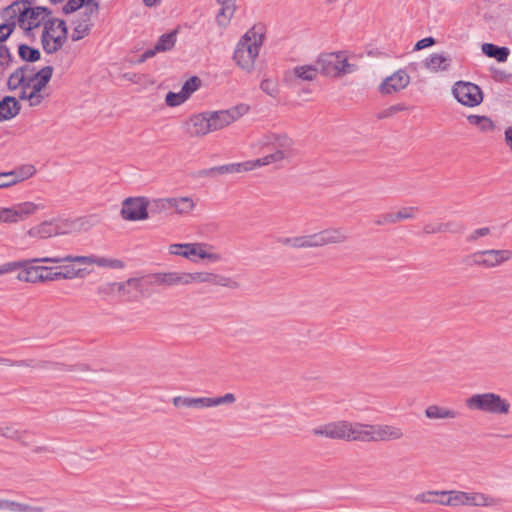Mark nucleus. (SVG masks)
<instances>
[{
  "instance_id": "5701e85b",
  "label": "nucleus",
  "mask_w": 512,
  "mask_h": 512,
  "mask_svg": "<svg viewBox=\"0 0 512 512\" xmlns=\"http://www.w3.org/2000/svg\"><path fill=\"white\" fill-rule=\"evenodd\" d=\"M154 283L164 286H187L189 285L188 272H163L153 275Z\"/></svg>"
},
{
  "instance_id": "1a4fd4ad",
  "label": "nucleus",
  "mask_w": 512,
  "mask_h": 512,
  "mask_svg": "<svg viewBox=\"0 0 512 512\" xmlns=\"http://www.w3.org/2000/svg\"><path fill=\"white\" fill-rule=\"evenodd\" d=\"M403 436L402 428L395 425L360 423V442L396 441Z\"/></svg>"
},
{
  "instance_id": "774afa93",
  "label": "nucleus",
  "mask_w": 512,
  "mask_h": 512,
  "mask_svg": "<svg viewBox=\"0 0 512 512\" xmlns=\"http://www.w3.org/2000/svg\"><path fill=\"white\" fill-rule=\"evenodd\" d=\"M397 223L395 213H387L384 215H381L378 220L376 221V224L378 225H386V224H395Z\"/></svg>"
},
{
  "instance_id": "7ed1b4c3",
  "label": "nucleus",
  "mask_w": 512,
  "mask_h": 512,
  "mask_svg": "<svg viewBox=\"0 0 512 512\" xmlns=\"http://www.w3.org/2000/svg\"><path fill=\"white\" fill-rule=\"evenodd\" d=\"M265 35V26L263 24H255L238 41L234 50L233 60L245 72L251 73L254 70Z\"/></svg>"
},
{
  "instance_id": "6e6d98bb",
  "label": "nucleus",
  "mask_w": 512,
  "mask_h": 512,
  "mask_svg": "<svg viewBox=\"0 0 512 512\" xmlns=\"http://www.w3.org/2000/svg\"><path fill=\"white\" fill-rule=\"evenodd\" d=\"M18 435L21 437V438H15V441H18L20 442L23 446H26V447H33V435L30 431H27V430H19L18 431Z\"/></svg>"
},
{
  "instance_id": "473e14b6",
  "label": "nucleus",
  "mask_w": 512,
  "mask_h": 512,
  "mask_svg": "<svg viewBox=\"0 0 512 512\" xmlns=\"http://www.w3.org/2000/svg\"><path fill=\"white\" fill-rule=\"evenodd\" d=\"M0 510L9 512H43L44 509L38 506H31L25 503L15 502L7 499L2 500Z\"/></svg>"
},
{
  "instance_id": "2f4dec72",
  "label": "nucleus",
  "mask_w": 512,
  "mask_h": 512,
  "mask_svg": "<svg viewBox=\"0 0 512 512\" xmlns=\"http://www.w3.org/2000/svg\"><path fill=\"white\" fill-rule=\"evenodd\" d=\"M481 50L487 57L495 58L498 62H505L510 53L507 47H499L492 43L482 44Z\"/></svg>"
},
{
  "instance_id": "6ab92c4d",
  "label": "nucleus",
  "mask_w": 512,
  "mask_h": 512,
  "mask_svg": "<svg viewBox=\"0 0 512 512\" xmlns=\"http://www.w3.org/2000/svg\"><path fill=\"white\" fill-rule=\"evenodd\" d=\"M184 128L190 137H203L212 132L207 112L191 116L185 121Z\"/></svg>"
},
{
  "instance_id": "052dcab7",
  "label": "nucleus",
  "mask_w": 512,
  "mask_h": 512,
  "mask_svg": "<svg viewBox=\"0 0 512 512\" xmlns=\"http://www.w3.org/2000/svg\"><path fill=\"white\" fill-rule=\"evenodd\" d=\"M79 271H76L74 268H66L64 272H54V278L56 280L60 279H73L79 276Z\"/></svg>"
},
{
  "instance_id": "4d7b16f0",
  "label": "nucleus",
  "mask_w": 512,
  "mask_h": 512,
  "mask_svg": "<svg viewBox=\"0 0 512 512\" xmlns=\"http://www.w3.org/2000/svg\"><path fill=\"white\" fill-rule=\"evenodd\" d=\"M13 61L9 48L6 45H0V65L7 67Z\"/></svg>"
},
{
  "instance_id": "f704fd0d",
  "label": "nucleus",
  "mask_w": 512,
  "mask_h": 512,
  "mask_svg": "<svg viewBox=\"0 0 512 512\" xmlns=\"http://www.w3.org/2000/svg\"><path fill=\"white\" fill-rule=\"evenodd\" d=\"M221 5V9L217 13L216 22L220 27H227L230 23L231 19L234 16L236 11L235 3H219Z\"/></svg>"
},
{
  "instance_id": "37998d69",
  "label": "nucleus",
  "mask_w": 512,
  "mask_h": 512,
  "mask_svg": "<svg viewBox=\"0 0 512 512\" xmlns=\"http://www.w3.org/2000/svg\"><path fill=\"white\" fill-rule=\"evenodd\" d=\"M39 261H42L43 263L76 262L88 264V256L67 255L65 257H41Z\"/></svg>"
},
{
  "instance_id": "338daca9",
  "label": "nucleus",
  "mask_w": 512,
  "mask_h": 512,
  "mask_svg": "<svg viewBox=\"0 0 512 512\" xmlns=\"http://www.w3.org/2000/svg\"><path fill=\"white\" fill-rule=\"evenodd\" d=\"M3 223H16V215L14 207L3 208Z\"/></svg>"
},
{
  "instance_id": "9b49d317",
  "label": "nucleus",
  "mask_w": 512,
  "mask_h": 512,
  "mask_svg": "<svg viewBox=\"0 0 512 512\" xmlns=\"http://www.w3.org/2000/svg\"><path fill=\"white\" fill-rule=\"evenodd\" d=\"M236 401V397L233 393H226L219 397H184L175 396L172 399V403L175 407H185L193 409H205L211 407H217L225 404H233Z\"/></svg>"
},
{
  "instance_id": "f3484780",
  "label": "nucleus",
  "mask_w": 512,
  "mask_h": 512,
  "mask_svg": "<svg viewBox=\"0 0 512 512\" xmlns=\"http://www.w3.org/2000/svg\"><path fill=\"white\" fill-rule=\"evenodd\" d=\"M318 73L316 63L314 65H299L286 71L283 81L290 87H297L301 82L313 81Z\"/></svg>"
},
{
  "instance_id": "0e129e2a",
  "label": "nucleus",
  "mask_w": 512,
  "mask_h": 512,
  "mask_svg": "<svg viewBox=\"0 0 512 512\" xmlns=\"http://www.w3.org/2000/svg\"><path fill=\"white\" fill-rule=\"evenodd\" d=\"M47 362H39V363H36L34 360L32 359H29V360H16V361H13L12 360V364L11 366H16V367H44V365L46 364Z\"/></svg>"
},
{
  "instance_id": "a18cd8bd",
  "label": "nucleus",
  "mask_w": 512,
  "mask_h": 512,
  "mask_svg": "<svg viewBox=\"0 0 512 512\" xmlns=\"http://www.w3.org/2000/svg\"><path fill=\"white\" fill-rule=\"evenodd\" d=\"M260 89L271 97H277L279 94V87L276 80L265 78L260 83Z\"/></svg>"
},
{
  "instance_id": "8fccbe9b",
  "label": "nucleus",
  "mask_w": 512,
  "mask_h": 512,
  "mask_svg": "<svg viewBox=\"0 0 512 512\" xmlns=\"http://www.w3.org/2000/svg\"><path fill=\"white\" fill-rule=\"evenodd\" d=\"M186 100L187 98L185 97V95H183V92L181 90L178 93L169 92L165 98L166 104L170 107L179 106Z\"/></svg>"
},
{
  "instance_id": "7c9ffc66",
  "label": "nucleus",
  "mask_w": 512,
  "mask_h": 512,
  "mask_svg": "<svg viewBox=\"0 0 512 512\" xmlns=\"http://www.w3.org/2000/svg\"><path fill=\"white\" fill-rule=\"evenodd\" d=\"M13 207L15 210L17 222L28 218L29 216L35 214L38 210L45 209L44 204L34 202H23Z\"/></svg>"
},
{
  "instance_id": "e2e57ef3",
  "label": "nucleus",
  "mask_w": 512,
  "mask_h": 512,
  "mask_svg": "<svg viewBox=\"0 0 512 512\" xmlns=\"http://www.w3.org/2000/svg\"><path fill=\"white\" fill-rule=\"evenodd\" d=\"M490 228L489 227H482L474 230L470 235L467 237V241L474 242L478 240L481 237L487 236L490 234Z\"/></svg>"
},
{
  "instance_id": "4468645a",
  "label": "nucleus",
  "mask_w": 512,
  "mask_h": 512,
  "mask_svg": "<svg viewBox=\"0 0 512 512\" xmlns=\"http://www.w3.org/2000/svg\"><path fill=\"white\" fill-rule=\"evenodd\" d=\"M452 92L458 102L465 106L474 107L483 101L481 89L479 86L471 82H456L453 86Z\"/></svg>"
},
{
  "instance_id": "a19ab883",
  "label": "nucleus",
  "mask_w": 512,
  "mask_h": 512,
  "mask_svg": "<svg viewBox=\"0 0 512 512\" xmlns=\"http://www.w3.org/2000/svg\"><path fill=\"white\" fill-rule=\"evenodd\" d=\"M19 57L26 62H35L40 59V51L26 44H20L18 47Z\"/></svg>"
},
{
  "instance_id": "423d86ee",
  "label": "nucleus",
  "mask_w": 512,
  "mask_h": 512,
  "mask_svg": "<svg viewBox=\"0 0 512 512\" xmlns=\"http://www.w3.org/2000/svg\"><path fill=\"white\" fill-rule=\"evenodd\" d=\"M312 434L333 440L360 441V423L347 420L333 421L314 427Z\"/></svg>"
},
{
  "instance_id": "a211bd4d",
  "label": "nucleus",
  "mask_w": 512,
  "mask_h": 512,
  "mask_svg": "<svg viewBox=\"0 0 512 512\" xmlns=\"http://www.w3.org/2000/svg\"><path fill=\"white\" fill-rule=\"evenodd\" d=\"M51 270L52 268L47 266H34L33 264H27L26 269L18 273L17 279L26 283L55 281L54 272Z\"/></svg>"
},
{
  "instance_id": "3c124183",
  "label": "nucleus",
  "mask_w": 512,
  "mask_h": 512,
  "mask_svg": "<svg viewBox=\"0 0 512 512\" xmlns=\"http://www.w3.org/2000/svg\"><path fill=\"white\" fill-rule=\"evenodd\" d=\"M83 7L84 11L82 19H89V22H91V17L98 13V2H96L95 0H86Z\"/></svg>"
},
{
  "instance_id": "f257e3e1",
  "label": "nucleus",
  "mask_w": 512,
  "mask_h": 512,
  "mask_svg": "<svg viewBox=\"0 0 512 512\" xmlns=\"http://www.w3.org/2000/svg\"><path fill=\"white\" fill-rule=\"evenodd\" d=\"M53 74L52 66H45L39 71L25 64L17 68L8 78L9 90L20 89L18 97L29 102V106H39L48 96L45 88Z\"/></svg>"
},
{
  "instance_id": "cd10ccee",
  "label": "nucleus",
  "mask_w": 512,
  "mask_h": 512,
  "mask_svg": "<svg viewBox=\"0 0 512 512\" xmlns=\"http://www.w3.org/2000/svg\"><path fill=\"white\" fill-rule=\"evenodd\" d=\"M451 63L450 57L433 53L424 61V66L431 72L446 71L449 69Z\"/></svg>"
},
{
  "instance_id": "de8ad7c7",
  "label": "nucleus",
  "mask_w": 512,
  "mask_h": 512,
  "mask_svg": "<svg viewBox=\"0 0 512 512\" xmlns=\"http://www.w3.org/2000/svg\"><path fill=\"white\" fill-rule=\"evenodd\" d=\"M406 109H407V107L405 104L398 103V104L392 105V106L387 107V108L383 109L382 111H380L377 114V118L378 119L390 118V117L394 116L395 114H397L398 112L405 111Z\"/></svg>"
},
{
  "instance_id": "ddd939ff",
  "label": "nucleus",
  "mask_w": 512,
  "mask_h": 512,
  "mask_svg": "<svg viewBox=\"0 0 512 512\" xmlns=\"http://www.w3.org/2000/svg\"><path fill=\"white\" fill-rule=\"evenodd\" d=\"M188 278L189 285L205 283L212 286L225 287L231 290L240 288V283L236 279L208 271L188 272Z\"/></svg>"
},
{
  "instance_id": "c85d7f7f",
  "label": "nucleus",
  "mask_w": 512,
  "mask_h": 512,
  "mask_svg": "<svg viewBox=\"0 0 512 512\" xmlns=\"http://www.w3.org/2000/svg\"><path fill=\"white\" fill-rule=\"evenodd\" d=\"M322 231L325 245L343 244L349 239L348 231L344 227H330Z\"/></svg>"
},
{
  "instance_id": "f8f14e48",
  "label": "nucleus",
  "mask_w": 512,
  "mask_h": 512,
  "mask_svg": "<svg viewBox=\"0 0 512 512\" xmlns=\"http://www.w3.org/2000/svg\"><path fill=\"white\" fill-rule=\"evenodd\" d=\"M474 265L484 268H495L512 259V251L508 249H489L471 255Z\"/></svg>"
},
{
  "instance_id": "680f3d73",
  "label": "nucleus",
  "mask_w": 512,
  "mask_h": 512,
  "mask_svg": "<svg viewBox=\"0 0 512 512\" xmlns=\"http://www.w3.org/2000/svg\"><path fill=\"white\" fill-rule=\"evenodd\" d=\"M442 223H426L423 227V232L426 235L443 233Z\"/></svg>"
},
{
  "instance_id": "393cba45",
  "label": "nucleus",
  "mask_w": 512,
  "mask_h": 512,
  "mask_svg": "<svg viewBox=\"0 0 512 512\" xmlns=\"http://www.w3.org/2000/svg\"><path fill=\"white\" fill-rule=\"evenodd\" d=\"M424 415L430 420H453L458 418L460 413L448 407L432 404L426 407Z\"/></svg>"
},
{
  "instance_id": "13d9d810",
  "label": "nucleus",
  "mask_w": 512,
  "mask_h": 512,
  "mask_svg": "<svg viewBox=\"0 0 512 512\" xmlns=\"http://www.w3.org/2000/svg\"><path fill=\"white\" fill-rule=\"evenodd\" d=\"M86 0H69L64 6H63V13L70 14L81 7H83Z\"/></svg>"
},
{
  "instance_id": "69168bd1",
  "label": "nucleus",
  "mask_w": 512,
  "mask_h": 512,
  "mask_svg": "<svg viewBox=\"0 0 512 512\" xmlns=\"http://www.w3.org/2000/svg\"><path fill=\"white\" fill-rule=\"evenodd\" d=\"M295 249H308L310 247L309 235L295 236Z\"/></svg>"
},
{
  "instance_id": "39448f33",
  "label": "nucleus",
  "mask_w": 512,
  "mask_h": 512,
  "mask_svg": "<svg viewBox=\"0 0 512 512\" xmlns=\"http://www.w3.org/2000/svg\"><path fill=\"white\" fill-rule=\"evenodd\" d=\"M9 19H17L19 26L29 36L31 31L44 24L51 11L45 7H27L25 3L15 2L6 9Z\"/></svg>"
},
{
  "instance_id": "6e6552de",
  "label": "nucleus",
  "mask_w": 512,
  "mask_h": 512,
  "mask_svg": "<svg viewBox=\"0 0 512 512\" xmlns=\"http://www.w3.org/2000/svg\"><path fill=\"white\" fill-rule=\"evenodd\" d=\"M67 39V27L63 20L48 19L44 22L41 41L45 52L58 51Z\"/></svg>"
},
{
  "instance_id": "c03bdc74",
  "label": "nucleus",
  "mask_w": 512,
  "mask_h": 512,
  "mask_svg": "<svg viewBox=\"0 0 512 512\" xmlns=\"http://www.w3.org/2000/svg\"><path fill=\"white\" fill-rule=\"evenodd\" d=\"M468 121L470 124L478 126L482 131H491L494 129V123L487 116L469 115Z\"/></svg>"
},
{
  "instance_id": "e433bc0d",
  "label": "nucleus",
  "mask_w": 512,
  "mask_h": 512,
  "mask_svg": "<svg viewBox=\"0 0 512 512\" xmlns=\"http://www.w3.org/2000/svg\"><path fill=\"white\" fill-rule=\"evenodd\" d=\"M502 504V499L482 492H475V507L492 508Z\"/></svg>"
},
{
  "instance_id": "dca6fc26",
  "label": "nucleus",
  "mask_w": 512,
  "mask_h": 512,
  "mask_svg": "<svg viewBox=\"0 0 512 512\" xmlns=\"http://www.w3.org/2000/svg\"><path fill=\"white\" fill-rule=\"evenodd\" d=\"M247 111V106L240 105L228 110L207 112V115L209 116V121L211 123L212 131L222 129L230 125L231 123L238 120L241 116H243Z\"/></svg>"
},
{
  "instance_id": "412c9836",
  "label": "nucleus",
  "mask_w": 512,
  "mask_h": 512,
  "mask_svg": "<svg viewBox=\"0 0 512 512\" xmlns=\"http://www.w3.org/2000/svg\"><path fill=\"white\" fill-rule=\"evenodd\" d=\"M409 82V75L404 70H398L384 79L379 86V91L381 94L390 95L406 88Z\"/></svg>"
},
{
  "instance_id": "603ef678",
  "label": "nucleus",
  "mask_w": 512,
  "mask_h": 512,
  "mask_svg": "<svg viewBox=\"0 0 512 512\" xmlns=\"http://www.w3.org/2000/svg\"><path fill=\"white\" fill-rule=\"evenodd\" d=\"M417 212L416 207H404L401 208L399 211L395 213L396 221H402L406 219L414 218L415 214Z\"/></svg>"
},
{
  "instance_id": "72a5a7b5",
  "label": "nucleus",
  "mask_w": 512,
  "mask_h": 512,
  "mask_svg": "<svg viewBox=\"0 0 512 512\" xmlns=\"http://www.w3.org/2000/svg\"><path fill=\"white\" fill-rule=\"evenodd\" d=\"M38 260H40V258L25 259L20 261L3 263L0 265V276L8 273H13L15 271H24L26 269L27 264L43 263L42 261Z\"/></svg>"
},
{
  "instance_id": "4c0bfd02",
  "label": "nucleus",
  "mask_w": 512,
  "mask_h": 512,
  "mask_svg": "<svg viewBox=\"0 0 512 512\" xmlns=\"http://www.w3.org/2000/svg\"><path fill=\"white\" fill-rule=\"evenodd\" d=\"M92 23L89 19H80L75 23V27L71 34L72 41H79L90 33Z\"/></svg>"
},
{
  "instance_id": "864d4df0",
  "label": "nucleus",
  "mask_w": 512,
  "mask_h": 512,
  "mask_svg": "<svg viewBox=\"0 0 512 512\" xmlns=\"http://www.w3.org/2000/svg\"><path fill=\"white\" fill-rule=\"evenodd\" d=\"M18 431L16 428H14L11 425H0V437L15 440V438H21L18 435Z\"/></svg>"
},
{
  "instance_id": "aec40b11",
  "label": "nucleus",
  "mask_w": 512,
  "mask_h": 512,
  "mask_svg": "<svg viewBox=\"0 0 512 512\" xmlns=\"http://www.w3.org/2000/svg\"><path fill=\"white\" fill-rule=\"evenodd\" d=\"M255 169V164H253L252 160L245 161L242 163H230L221 166H215L209 169H204L199 171V176L201 177H212L216 175L223 174H235L242 173L246 171H251Z\"/></svg>"
},
{
  "instance_id": "bb28decb",
  "label": "nucleus",
  "mask_w": 512,
  "mask_h": 512,
  "mask_svg": "<svg viewBox=\"0 0 512 512\" xmlns=\"http://www.w3.org/2000/svg\"><path fill=\"white\" fill-rule=\"evenodd\" d=\"M171 209L178 215L190 214L196 207L195 200L190 196L170 197Z\"/></svg>"
},
{
  "instance_id": "4be33fe9",
  "label": "nucleus",
  "mask_w": 512,
  "mask_h": 512,
  "mask_svg": "<svg viewBox=\"0 0 512 512\" xmlns=\"http://www.w3.org/2000/svg\"><path fill=\"white\" fill-rule=\"evenodd\" d=\"M126 287H133L138 291L141 288V281L137 278H130L125 282L104 283L98 286L97 294L103 299H108L114 295L115 292H121V290H125Z\"/></svg>"
},
{
  "instance_id": "49530a36",
  "label": "nucleus",
  "mask_w": 512,
  "mask_h": 512,
  "mask_svg": "<svg viewBox=\"0 0 512 512\" xmlns=\"http://www.w3.org/2000/svg\"><path fill=\"white\" fill-rule=\"evenodd\" d=\"M201 85V80L193 76L189 78L182 86L181 91L183 92V95L188 99L192 93H194Z\"/></svg>"
},
{
  "instance_id": "2eb2a0df",
  "label": "nucleus",
  "mask_w": 512,
  "mask_h": 512,
  "mask_svg": "<svg viewBox=\"0 0 512 512\" xmlns=\"http://www.w3.org/2000/svg\"><path fill=\"white\" fill-rule=\"evenodd\" d=\"M121 216L127 221H139L148 218V200L144 197L127 198L122 203Z\"/></svg>"
},
{
  "instance_id": "0eeeda50",
  "label": "nucleus",
  "mask_w": 512,
  "mask_h": 512,
  "mask_svg": "<svg viewBox=\"0 0 512 512\" xmlns=\"http://www.w3.org/2000/svg\"><path fill=\"white\" fill-rule=\"evenodd\" d=\"M211 247L206 243H177L171 244L168 248L169 253L176 256H182L192 262H196V258L208 260L210 263H216L222 260V256L216 252H210Z\"/></svg>"
},
{
  "instance_id": "ea45409f",
  "label": "nucleus",
  "mask_w": 512,
  "mask_h": 512,
  "mask_svg": "<svg viewBox=\"0 0 512 512\" xmlns=\"http://www.w3.org/2000/svg\"><path fill=\"white\" fill-rule=\"evenodd\" d=\"M171 201L169 198H159L153 199L152 201H148V214L151 213L153 215L160 214L162 212L171 210Z\"/></svg>"
},
{
  "instance_id": "5fc2aeb1",
  "label": "nucleus",
  "mask_w": 512,
  "mask_h": 512,
  "mask_svg": "<svg viewBox=\"0 0 512 512\" xmlns=\"http://www.w3.org/2000/svg\"><path fill=\"white\" fill-rule=\"evenodd\" d=\"M16 26L15 21L3 23L0 25V43L4 42L12 34Z\"/></svg>"
},
{
  "instance_id": "a878e982",
  "label": "nucleus",
  "mask_w": 512,
  "mask_h": 512,
  "mask_svg": "<svg viewBox=\"0 0 512 512\" xmlns=\"http://www.w3.org/2000/svg\"><path fill=\"white\" fill-rule=\"evenodd\" d=\"M445 490H428L418 493L414 496V501L418 504H434L445 506Z\"/></svg>"
},
{
  "instance_id": "79ce46f5",
  "label": "nucleus",
  "mask_w": 512,
  "mask_h": 512,
  "mask_svg": "<svg viewBox=\"0 0 512 512\" xmlns=\"http://www.w3.org/2000/svg\"><path fill=\"white\" fill-rule=\"evenodd\" d=\"M445 494V506L453 508L464 506V491L445 490Z\"/></svg>"
},
{
  "instance_id": "bf43d9fd",
  "label": "nucleus",
  "mask_w": 512,
  "mask_h": 512,
  "mask_svg": "<svg viewBox=\"0 0 512 512\" xmlns=\"http://www.w3.org/2000/svg\"><path fill=\"white\" fill-rule=\"evenodd\" d=\"M309 241L311 248H319L326 246L323 236V231H319L317 233L309 234Z\"/></svg>"
},
{
  "instance_id": "20e7f679",
  "label": "nucleus",
  "mask_w": 512,
  "mask_h": 512,
  "mask_svg": "<svg viewBox=\"0 0 512 512\" xmlns=\"http://www.w3.org/2000/svg\"><path fill=\"white\" fill-rule=\"evenodd\" d=\"M465 406L470 411L492 415H507L511 409L509 401L494 392L473 394L465 399Z\"/></svg>"
},
{
  "instance_id": "09e8293b",
  "label": "nucleus",
  "mask_w": 512,
  "mask_h": 512,
  "mask_svg": "<svg viewBox=\"0 0 512 512\" xmlns=\"http://www.w3.org/2000/svg\"><path fill=\"white\" fill-rule=\"evenodd\" d=\"M97 266L111 269H121L124 267V263L119 259L99 256Z\"/></svg>"
},
{
  "instance_id": "f03ea898",
  "label": "nucleus",
  "mask_w": 512,
  "mask_h": 512,
  "mask_svg": "<svg viewBox=\"0 0 512 512\" xmlns=\"http://www.w3.org/2000/svg\"><path fill=\"white\" fill-rule=\"evenodd\" d=\"M262 150L269 152L263 157L252 160L255 169L268 165H279L295 155L294 141L285 133H266L257 142Z\"/></svg>"
},
{
  "instance_id": "58836bf2",
  "label": "nucleus",
  "mask_w": 512,
  "mask_h": 512,
  "mask_svg": "<svg viewBox=\"0 0 512 512\" xmlns=\"http://www.w3.org/2000/svg\"><path fill=\"white\" fill-rule=\"evenodd\" d=\"M35 173L36 169L33 165H25L19 169L9 171V174L13 175L11 179L14 185L32 177Z\"/></svg>"
},
{
  "instance_id": "c9c22d12",
  "label": "nucleus",
  "mask_w": 512,
  "mask_h": 512,
  "mask_svg": "<svg viewBox=\"0 0 512 512\" xmlns=\"http://www.w3.org/2000/svg\"><path fill=\"white\" fill-rule=\"evenodd\" d=\"M176 43V31L166 33L160 36L152 50L154 53L165 52L171 50Z\"/></svg>"
},
{
  "instance_id": "c756f323",
  "label": "nucleus",
  "mask_w": 512,
  "mask_h": 512,
  "mask_svg": "<svg viewBox=\"0 0 512 512\" xmlns=\"http://www.w3.org/2000/svg\"><path fill=\"white\" fill-rule=\"evenodd\" d=\"M20 111V105L15 97L6 96L0 101V121L15 117Z\"/></svg>"
},
{
  "instance_id": "9d476101",
  "label": "nucleus",
  "mask_w": 512,
  "mask_h": 512,
  "mask_svg": "<svg viewBox=\"0 0 512 512\" xmlns=\"http://www.w3.org/2000/svg\"><path fill=\"white\" fill-rule=\"evenodd\" d=\"M316 65L319 73L329 77H338L355 71V65L348 63L341 52L321 54L316 60Z\"/></svg>"
},
{
  "instance_id": "b1692460",
  "label": "nucleus",
  "mask_w": 512,
  "mask_h": 512,
  "mask_svg": "<svg viewBox=\"0 0 512 512\" xmlns=\"http://www.w3.org/2000/svg\"><path fill=\"white\" fill-rule=\"evenodd\" d=\"M63 233L64 232L60 229L59 225L54 221H44L30 228L27 232L30 237L37 239H47Z\"/></svg>"
}]
</instances>
